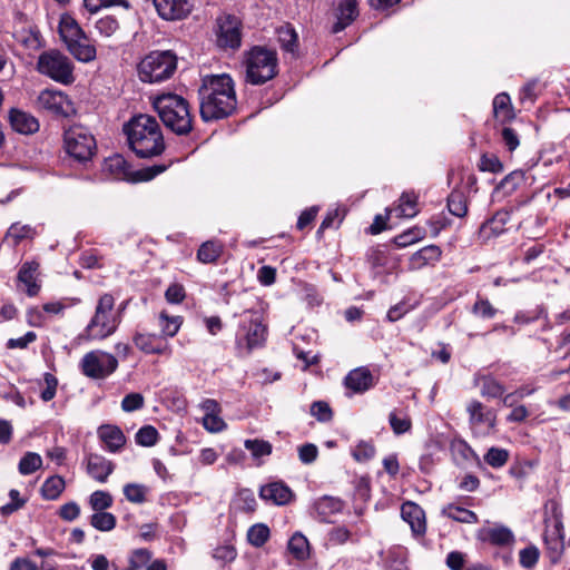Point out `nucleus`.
Listing matches in <instances>:
<instances>
[{
  "mask_svg": "<svg viewBox=\"0 0 570 570\" xmlns=\"http://www.w3.org/2000/svg\"><path fill=\"white\" fill-rule=\"evenodd\" d=\"M441 249L436 245H429L415 252L410 258L411 269H421L426 265L436 263L441 257Z\"/></svg>",
  "mask_w": 570,
  "mask_h": 570,
  "instance_id": "obj_26",
  "label": "nucleus"
},
{
  "mask_svg": "<svg viewBox=\"0 0 570 570\" xmlns=\"http://www.w3.org/2000/svg\"><path fill=\"white\" fill-rule=\"evenodd\" d=\"M469 426L476 438H484L494 433L497 428V412L478 400L466 404Z\"/></svg>",
  "mask_w": 570,
  "mask_h": 570,
  "instance_id": "obj_11",
  "label": "nucleus"
},
{
  "mask_svg": "<svg viewBox=\"0 0 570 570\" xmlns=\"http://www.w3.org/2000/svg\"><path fill=\"white\" fill-rule=\"evenodd\" d=\"M144 396L140 393H129L121 401V409L125 412H134L144 406Z\"/></svg>",
  "mask_w": 570,
  "mask_h": 570,
  "instance_id": "obj_60",
  "label": "nucleus"
},
{
  "mask_svg": "<svg viewBox=\"0 0 570 570\" xmlns=\"http://www.w3.org/2000/svg\"><path fill=\"white\" fill-rule=\"evenodd\" d=\"M510 219V214L508 212H498L491 219L487 220L482 225V229H491L494 234H500L503 232V226Z\"/></svg>",
  "mask_w": 570,
  "mask_h": 570,
  "instance_id": "obj_57",
  "label": "nucleus"
},
{
  "mask_svg": "<svg viewBox=\"0 0 570 570\" xmlns=\"http://www.w3.org/2000/svg\"><path fill=\"white\" fill-rule=\"evenodd\" d=\"M65 489V480L60 475L48 478L42 487L41 494L47 500H56Z\"/></svg>",
  "mask_w": 570,
  "mask_h": 570,
  "instance_id": "obj_39",
  "label": "nucleus"
},
{
  "mask_svg": "<svg viewBox=\"0 0 570 570\" xmlns=\"http://www.w3.org/2000/svg\"><path fill=\"white\" fill-rule=\"evenodd\" d=\"M475 384L480 385V394L487 399H497L503 396L505 387L491 375H481L475 379Z\"/></svg>",
  "mask_w": 570,
  "mask_h": 570,
  "instance_id": "obj_31",
  "label": "nucleus"
},
{
  "mask_svg": "<svg viewBox=\"0 0 570 570\" xmlns=\"http://www.w3.org/2000/svg\"><path fill=\"white\" fill-rule=\"evenodd\" d=\"M120 26L118 20L112 16H105L96 21L95 29L96 31L106 38L114 36Z\"/></svg>",
  "mask_w": 570,
  "mask_h": 570,
  "instance_id": "obj_47",
  "label": "nucleus"
},
{
  "mask_svg": "<svg viewBox=\"0 0 570 570\" xmlns=\"http://www.w3.org/2000/svg\"><path fill=\"white\" fill-rule=\"evenodd\" d=\"M18 281L26 286L28 296L32 297L38 295L41 288L39 282V263L35 261L23 263L18 273Z\"/></svg>",
  "mask_w": 570,
  "mask_h": 570,
  "instance_id": "obj_18",
  "label": "nucleus"
},
{
  "mask_svg": "<svg viewBox=\"0 0 570 570\" xmlns=\"http://www.w3.org/2000/svg\"><path fill=\"white\" fill-rule=\"evenodd\" d=\"M9 498H10V502L0 507V514L2 517H8V515L12 514L13 512L21 509L26 503V500L20 498V493L16 489L10 490Z\"/></svg>",
  "mask_w": 570,
  "mask_h": 570,
  "instance_id": "obj_55",
  "label": "nucleus"
},
{
  "mask_svg": "<svg viewBox=\"0 0 570 570\" xmlns=\"http://www.w3.org/2000/svg\"><path fill=\"white\" fill-rule=\"evenodd\" d=\"M204 428L212 433H217L226 429V423L217 414L205 415L203 417Z\"/></svg>",
  "mask_w": 570,
  "mask_h": 570,
  "instance_id": "obj_64",
  "label": "nucleus"
},
{
  "mask_svg": "<svg viewBox=\"0 0 570 570\" xmlns=\"http://www.w3.org/2000/svg\"><path fill=\"white\" fill-rule=\"evenodd\" d=\"M298 459L303 464H311L315 462L318 456V449L313 443H305L297 449Z\"/></svg>",
  "mask_w": 570,
  "mask_h": 570,
  "instance_id": "obj_61",
  "label": "nucleus"
},
{
  "mask_svg": "<svg viewBox=\"0 0 570 570\" xmlns=\"http://www.w3.org/2000/svg\"><path fill=\"white\" fill-rule=\"evenodd\" d=\"M125 498L136 504H141L147 501V493L149 492L148 487L140 483H127L124 487Z\"/></svg>",
  "mask_w": 570,
  "mask_h": 570,
  "instance_id": "obj_42",
  "label": "nucleus"
},
{
  "mask_svg": "<svg viewBox=\"0 0 570 570\" xmlns=\"http://www.w3.org/2000/svg\"><path fill=\"white\" fill-rule=\"evenodd\" d=\"M353 458L357 462H365L375 455V446L371 442L361 441L352 451Z\"/></svg>",
  "mask_w": 570,
  "mask_h": 570,
  "instance_id": "obj_56",
  "label": "nucleus"
},
{
  "mask_svg": "<svg viewBox=\"0 0 570 570\" xmlns=\"http://www.w3.org/2000/svg\"><path fill=\"white\" fill-rule=\"evenodd\" d=\"M98 435L109 452L119 451L126 443V438L122 431L115 425L100 426Z\"/></svg>",
  "mask_w": 570,
  "mask_h": 570,
  "instance_id": "obj_24",
  "label": "nucleus"
},
{
  "mask_svg": "<svg viewBox=\"0 0 570 570\" xmlns=\"http://www.w3.org/2000/svg\"><path fill=\"white\" fill-rule=\"evenodd\" d=\"M42 466V458L36 452H27L19 462L18 470L22 475H29Z\"/></svg>",
  "mask_w": 570,
  "mask_h": 570,
  "instance_id": "obj_44",
  "label": "nucleus"
},
{
  "mask_svg": "<svg viewBox=\"0 0 570 570\" xmlns=\"http://www.w3.org/2000/svg\"><path fill=\"white\" fill-rule=\"evenodd\" d=\"M69 52L79 61L89 62L96 58V48L86 39L76 40L67 45Z\"/></svg>",
  "mask_w": 570,
  "mask_h": 570,
  "instance_id": "obj_32",
  "label": "nucleus"
},
{
  "mask_svg": "<svg viewBox=\"0 0 570 570\" xmlns=\"http://www.w3.org/2000/svg\"><path fill=\"white\" fill-rule=\"evenodd\" d=\"M442 514L453 521L466 523V524H475L479 522V518L475 512L461 507L456 502L448 503L442 508Z\"/></svg>",
  "mask_w": 570,
  "mask_h": 570,
  "instance_id": "obj_28",
  "label": "nucleus"
},
{
  "mask_svg": "<svg viewBox=\"0 0 570 570\" xmlns=\"http://www.w3.org/2000/svg\"><path fill=\"white\" fill-rule=\"evenodd\" d=\"M479 169L481 171L500 173L503 169V165L497 156L483 155L480 159Z\"/></svg>",
  "mask_w": 570,
  "mask_h": 570,
  "instance_id": "obj_63",
  "label": "nucleus"
},
{
  "mask_svg": "<svg viewBox=\"0 0 570 570\" xmlns=\"http://www.w3.org/2000/svg\"><path fill=\"white\" fill-rule=\"evenodd\" d=\"M389 423L391 425L392 431L396 434H403L411 430L412 422L410 416L400 410H394L389 415Z\"/></svg>",
  "mask_w": 570,
  "mask_h": 570,
  "instance_id": "obj_38",
  "label": "nucleus"
},
{
  "mask_svg": "<svg viewBox=\"0 0 570 570\" xmlns=\"http://www.w3.org/2000/svg\"><path fill=\"white\" fill-rule=\"evenodd\" d=\"M151 559V553L147 549H137L129 559V569L137 570L145 566Z\"/></svg>",
  "mask_w": 570,
  "mask_h": 570,
  "instance_id": "obj_62",
  "label": "nucleus"
},
{
  "mask_svg": "<svg viewBox=\"0 0 570 570\" xmlns=\"http://www.w3.org/2000/svg\"><path fill=\"white\" fill-rule=\"evenodd\" d=\"M402 519L409 523L414 535H423L426 531L425 514L414 502H405L401 507Z\"/></svg>",
  "mask_w": 570,
  "mask_h": 570,
  "instance_id": "obj_16",
  "label": "nucleus"
},
{
  "mask_svg": "<svg viewBox=\"0 0 570 570\" xmlns=\"http://www.w3.org/2000/svg\"><path fill=\"white\" fill-rule=\"evenodd\" d=\"M83 6L91 13H96L101 8L115 6L122 7L126 10L131 8L130 2L128 0H83Z\"/></svg>",
  "mask_w": 570,
  "mask_h": 570,
  "instance_id": "obj_50",
  "label": "nucleus"
},
{
  "mask_svg": "<svg viewBox=\"0 0 570 570\" xmlns=\"http://www.w3.org/2000/svg\"><path fill=\"white\" fill-rule=\"evenodd\" d=\"M510 453L508 450L502 448H490L484 454L483 459L487 464L493 469H500L508 462Z\"/></svg>",
  "mask_w": 570,
  "mask_h": 570,
  "instance_id": "obj_45",
  "label": "nucleus"
},
{
  "mask_svg": "<svg viewBox=\"0 0 570 570\" xmlns=\"http://www.w3.org/2000/svg\"><path fill=\"white\" fill-rule=\"evenodd\" d=\"M539 557V549L531 544L519 552V562L524 569H532L538 563Z\"/></svg>",
  "mask_w": 570,
  "mask_h": 570,
  "instance_id": "obj_52",
  "label": "nucleus"
},
{
  "mask_svg": "<svg viewBox=\"0 0 570 570\" xmlns=\"http://www.w3.org/2000/svg\"><path fill=\"white\" fill-rule=\"evenodd\" d=\"M118 367V360L110 353L95 350L86 353L80 361L82 374L92 380H104Z\"/></svg>",
  "mask_w": 570,
  "mask_h": 570,
  "instance_id": "obj_10",
  "label": "nucleus"
},
{
  "mask_svg": "<svg viewBox=\"0 0 570 570\" xmlns=\"http://www.w3.org/2000/svg\"><path fill=\"white\" fill-rule=\"evenodd\" d=\"M246 82L258 86L277 75L276 52L265 47H253L245 57Z\"/></svg>",
  "mask_w": 570,
  "mask_h": 570,
  "instance_id": "obj_5",
  "label": "nucleus"
},
{
  "mask_svg": "<svg viewBox=\"0 0 570 570\" xmlns=\"http://www.w3.org/2000/svg\"><path fill=\"white\" fill-rule=\"evenodd\" d=\"M120 323L119 315L115 312V297L105 293L97 302L95 314L85 328L83 336L87 340H104L114 334Z\"/></svg>",
  "mask_w": 570,
  "mask_h": 570,
  "instance_id": "obj_4",
  "label": "nucleus"
},
{
  "mask_svg": "<svg viewBox=\"0 0 570 570\" xmlns=\"http://www.w3.org/2000/svg\"><path fill=\"white\" fill-rule=\"evenodd\" d=\"M269 528L264 523H256L247 531L248 542L256 548L263 547L269 539Z\"/></svg>",
  "mask_w": 570,
  "mask_h": 570,
  "instance_id": "obj_41",
  "label": "nucleus"
},
{
  "mask_svg": "<svg viewBox=\"0 0 570 570\" xmlns=\"http://www.w3.org/2000/svg\"><path fill=\"white\" fill-rule=\"evenodd\" d=\"M493 115L495 120L507 124L514 119L515 114L511 106L510 96L505 92L497 95L493 99Z\"/></svg>",
  "mask_w": 570,
  "mask_h": 570,
  "instance_id": "obj_29",
  "label": "nucleus"
},
{
  "mask_svg": "<svg viewBox=\"0 0 570 570\" xmlns=\"http://www.w3.org/2000/svg\"><path fill=\"white\" fill-rule=\"evenodd\" d=\"M217 45L223 49H238L242 43L240 21L233 16L218 19Z\"/></svg>",
  "mask_w": 570,
  "mask_h": 570,
  "instance_id": "obj_12",
  "label": "nucleus"
},
{
  "mask_svg": "<svg viewBox=\"0 0 570 570\" xmlns=\"http://www.w3.org/2000/svg\"><path fill=\"white\" fill-rule=\"evenodd\" d=\"M523 179V175L520 171H512L507 175L500 184L497 186L495 191L503 190L504 194H511L514 191Z\"/></svg>",
  "mask_w": 570,
  "mask_h": 570,
  "instance_id": "obj_54",
  "label": "nucleus"
},
{
  "mask_svg": "<svg viewBox=\"0 0 570 570\" xmlns=\"http://www.w3.org/2000/svg\"><path fill=\"white\" fill-rule=\"evenodd\" d=\"M479 537L493 546H509L514 542L513 532L505 525L482 529Z\"/></svg>",
  "mask_w": 570,
  "mask_h": 570,
  "instance_id": "obj_23",
  "label": "nucleus"
},
{
  "mask_svg": "<svg viewBox=\"0 0 570 570\" xmlns=\"http://www.w3.org/2000/svg\"><path fill=\"white\" fill-rule=\"evenodd\" d=\"M311 414L321 422H328L333 416L330 405L324 401L313 402L311 405Z\"/></svg>",
  "mask_w": 570,
  "mask_h": 570,
  "instance_id": "obj_59",
  "label": "nucleus"
},
{
  "mask_svg": "<svg viewBox=\"0 0 570 570\" xmlns=\"http://www.w3.org/2000/svg\"><path fill=\"white\" fill-rule=\"evenodd\" d=\"M63 146L66 153L79 163L91 160L97 151L94 135L81 125H73L65 131Z\"/></svg>",
  "mask_w": 570,
  "mask_h": 570,
  "instance_id": "obj_8",
  "label": "nucleus"
},
{
  "mask_svg": "<svg viewBox=\"0 0 570 570\" xmlns=\"http://www.w3.org/2000/svg\"><path fill=\"white\" fill-rule=\"evenodd\" d=\"M259 495L265 501H269L276 505H284L292 500L293 492L283 482H272L261 488Z\"/></svg>",
  "mask_w": 570,
  "mask_h": 570,
  "instance_id": "obj_20",
  "label": "nucleus"
},
{
  "mask_svg": "<svg viewBox=\"0 0 570 570\" xmlns=\"http://www.w3.org/2000/svg\"><path fill=\"white\" fill-rule=\"evenodd\" d=\"M153 106L163 124L179 136L193 130V116L189 102L176 94H164L154 99Z\"/></svg>",
  "mask_w": 570,
  "mask_h": 570,
  "instance_id": "obj_3",
  "label": "nucleus"
},
{
  "mask_svg": "<svg viewBox=\"0 0 570 570\" xmlns=\"http://www.w3.org/2000/svg\"><path fill=\"white\" fill-rule=\"evenodd\" d=\"M86 463L87 473L100 483H105L115 469L111 461L96 453L88 454L86 456Z\"/></svg>",
  "mask_w": 570,
  "mask_h": 570,
  "instance_id": "obj_17",
  "label": "nucleus"
},
{
  "mask_svg": "<svg viewBox=\"0 0 570 570\" xmlns=\"http://www.w3.org/2000/svg\"><path fill=\"white\" fill-rule=\"evenodd\" d=\"M314 508L322 522H330L332 515L341 512L343 502L337 498L323 497L315 502Z\"/></svg>",
  "mask_w": 570,
  "mask_h": 570,
  "instance_id": "obj_30",
  "label": "nucleus"
},
{
  "mask_svg": "<svg viewBox=\"0 0 570 570\" xmlns=\"http://www.w3.org/2000/svg\"><path fill=\"white\" fill-rule=\"evenodd\" d=\"M37 70L62 85L73 82V66L70 59L56 49L43 51L37 61Z\"/></svg>",
  "mask_w": 570,
  "mask_h": 570,
  "instance_id": "obj_9",
  "label": "nucleus"
},
{
  "mask_svg": "<svg viewBox=\"0 0 570 570\" xmlns=\"http://www.w3.org/2000/svg\"><path fill=\"white\" fill-rule=\"evenodd\" d=\"M448 209L456 217H464L468 213V202L463 191L452 190L448 197Z\"/></svg>",
  "mask_w": 570,
  "mask_h": 570,
  "instance_id": "obj_36",
  "label": "nucleus"
},
{
  "mask_svg": "<svg viewBox=\"0 0 570 570\" xmlns=\"http://www.w3.org/2000/svg\"><path fill=\"white\" fill-rule=\"evenodd\" d=\"M417 197L413 193H403L396 208L399 216L412 218L417 214Z\"/></svg>",
  "mask_w": 570,
  "mask_h": 570,
  "instance_id": "obj_43",
  "label": "nucleus"
},
{
  "mask_svg": "<svg viewBox=\"0 0 570 570\" xmlns=\"http://www.w3.org/2000/svg\"><path fill=\"white\" fill-rule=\"evenodd\" d=\"M112 497L109 492L97 490L89 497V504L94 511H105L112 505Z\"/></svg>",
  "mask_w": 570,
  "mask_h": 570,
  "instance_id": "obj_48",
  "label": "nucleus"
},
{
  "mask_svg": "<svg viewBox=\"0 0 570 570\" xmlns=\"http://www.w3.org/2000/svg\"><path fill=\"white\" fill-rule=\"evenodd\" d=\"M158 16L167 21H177L187 18L193 4L188 0H154Z\"/></svg>",
  "mask_w": 570,
  "mask_h": 570,
  "instance_id": "obj_13",
  "label": "nucleus"
},
{
  "mask_svg": "<svg viewBox=\"0 0 570 570\" xmlns=\"http://www.w3.org/2000/svg\"><path fill=\"white\" fill-rule=\"evenodd\" d=\"M267 328L257 313H245L236 333L238 356H248L253 350L262 347L266 341Z\"/></svg>",
  "mask_w": 570,
  "mask_h": 570,
  "instance_id": "obj_7",
  "label": "nucleus"
},
{
  "mask_svg": "<svg viewBox=\"0 0 570 570\" xmlns=\"http://www.w3.org/2000/svg\"><path fill=\"white\" fill-rule=\"evenodd\" d=\"M104 168L115 179H127L130 175V168L126 159L119 154L108 157L105 160Z\"/></svg>",
  "mask_w": 570,
  "mask_h": 570,
  "instance_id": "obj_33",
  "label": "nucleus"
},
{
  "mask_svg": "<svg viewBox=\"0 0 570 570\" xmlns=\"http://www.w3.org/2000/svg\"><path fill=\"white\" fill-rule=\"evenodd\" d=\"M37 108L55 115H67L69 100L58 90H42L37 98Z\"/></svg>",
  "mask_w": 570,
  "mask_h": 570,
  "instance_id": "obj_14",
  "label": "nucleus"
},
{
  "mask_svg": "<svg viewBox=\"0 0 570 570\" xmlns=\"http://www.w3.org/2000/svg\"><path fill=\"white\" fill-rule=\"evenodd\" d=\"M497 309L492 304L484 298H478L472 307V313L481 318H493L497 315Z\"/></svg>",
  "mask_w": 570,
  "mask_h": 570,
  "instance_id": "obj_58",
  "label": "nucleus"
},
{
  "mask_svg": "<svg viewBox=\"0 0 570 570\" xmlns=\"http://www.w3.org/2000/svg\"><path fill=\"white\" fill-rule=\"evenodd\" d=\"M134 344L146 354H170V347L166 338L161 335L150 333H137L134 336Z\"/></svg>",
  "mask_w": 570,
  "mask_h": 570,
  "instance_id": "obj_15",
  "label": "nucleus"
},
{
  "mask_svg": "<svg viewBox=\"0 0 570 570\" xmlns=\"http://www.w3.org/2000/svg\"><path fill=\"white\" fill-rule=\"evenodd\" d=\"M199 114L208 122L227 118L236 110L235 85L230 76L208 75L198 88Z\"/></svg>",
  "mask_w": 570,
  "mask_h": 570,
  "instance_id": "obj_1",
  "label": "nucleus"
},
{
  "mask_svg": "<svg viewBox=\"0 0 570 570\" xmlns=\"http://www.w3.org/2000/svg\"><path fill=\"white\" fill-rule=\"evenodd\" d=\"M10 125L13 130L30 135L39 129L38 120L30 114L19 109H11L9 112Z\"/></svg>",
  "mask_w": 570,
  "mask_h": 570,
  "instance_id": "obj_22",
  "label": "nucleus"
},
{
  "mask_svg": "<svg viewBox=\"0 0 570 570\" xmlns=\"http://www.w3.org/2000/svg\"><path fill=\"white\" fill-rule=\"evenodd\" d=\"M224 245L219 240H207L203 243L197 252V258L204 264L215 263L223 254Z\"/></svg>",
  "mask_w": 570,
  "mask_h": 570,
  "instance_id": "obj_34",
  "label": "nucleus"
},
{
  "mask_svg": "<svg viewBox=\"0 0 570 570\" xmlns=\"http://www.w3.org/2000/svg\"><path fill=\"white\" fill-rule=\"evenodd\" d=\"M181 325L180 318L178 316L169 317L166 313L160 314V327L164 337H173L179 331Z\"/></svg>",
  "mask_w": 570,
  "mask_h": 570,
  "instance_id": "obj_53",
  "label": "nucleus"
},
{
  "mask_svg": "<svg viewBox=\"0 0 570 570\" xmlns=\"http://www.w3.org/2000/svg\"><path fill=\"white\" fill-rule=\"evenodd\" d=\"M177 68V57L169 50L151 51L138 65L142 82H160L170 78Z\"/></svg>",
  "mask_w": 570,
  "mask_h": 570,
  "instance_id": "obj_6",
  "label": "nucleus"
},
{
  "mask_svg": "<svg viewBox=\"0 0 570 570\" xmlns=\"http://www.w3.org/2000/svg\"><path fill=\"white\" fill-rule=\"evenodd\" d=\"M130 149L140 158L160 155L165 149L164 136L155 117L140 114L124 126Z\"/></svg>",
  "mask_w": 570,
  "mask_h": 570,
  "instance_id": "obj_2",
  "label": "nucleus"
},
{
  "mask_svg": "<svg viewBox=\"0 0 570 570\" xmlns=\"http://www.w3.org/2000/svg\"><path fill=\"white\" fill-rule=\"evenodd\" d=\"M59 33L66 46L76 40L86 39V32L69 14H63L59 22Z\"/></svg>",
  "mask_w": 570,
  "mask_h": 570,
  "instance_id": "obj_25",
  "label": "nucleus"
},
{
  "mask_svg": "<svg viewBox=\"0 0 570 570\" xmlns=\"http://www.w3.org/2000/svg\"><path fill=\"white\" fill-rule=\"evenodd\" d=\"M159 433L153 425H145L136 433V443L141 446H153L157 443Z\"/></svg>",
  "mask_w": 570,
  "mask_h": 570,
  "instance_id": "obj_51",
  "label": "nucleus"
},
{
  "mask_svg": "<svg viewBox=\"0 0 570 570\" xmlns=\"http://www.w3.org/2000/svg\"><path fill=\"white\" fill-rule=\"evenodd\" d=\"M244 446L252 453L253 458L271 455L273 446L268 441L261 439L246 440Z\"/></svg>",
  "mask_w": 570,
  "mask_h": 570,
  "instance_id": "obj_46",
  "label": "nucleus"
},
{
  "mask_svg": "<svg viewBox=\"0 0 570 570\" xmlns=\"http://www.w3.org/2000/svg\"><path fill=\"white\" fill-rule=\"evenodd\" d=\"M344 384L354 393H364L374 385V377L368 368L357 367L345 376Z\"/></svg>",
  "mask_w": 570,
  "mask_h": 570,
  "instance_id": "obj_19",
  "label": "nucleus"
},
{
  "mask_svg": "<svg viewBox=\"0 0 570 570\" xmlns=\"http://www.w3.org/2000/svg\"><path fill=\"white\" fill-rule=\"evenodd\" d=\"M357 1L342 0L336 12V22L332 27L333 33H338L350 26L357 17Z\"/></svg>",
  "mask_w": 570,
  "mask_h": 570,
  "instance_id": "obj_21",
  "label": "nucleus"
},
{
  "mask_svg": "<svg viewBox=\"0 0 570 570\" xmlns=\"http://www.w3.org/2000/svg\"><path fill=\"white\" fill-rule=\"evenodd\" d=\"M287 549L296 560L303 561L309 558L308 540L301 532H296L291 537Z\"/></svg>",
  "mask_w": 570,
  "mask_h": 570,
  "instance_id": "obj_35",
  "label": "nucleus"
},
{
  "mask_svg": "<svg viewBox=\"0 0 570 570\" xmlns=\"http://www.w3.org/2000/svg\"><path fill=\"white\" fill-rule=\"evenodd\" d=\"M277 40L285 53L291 55L292 58L296 57L298 49V36L295 29L285 23L277 29Z\"/></svg>",
  "mask_w": 570,
  "mask_h": 570,
  "instance_id": "obj_27",
  "label": "nucleus"
},
{
  "mask_svg": "<svg viewBox=\"0 0 570 570\" xmlns=\"http://www.w3.org/2000/svg\"><path fill=\"white\" fill-rule=\"evenodd\" d=\"M117 523L116 517L106 511H96L90 517V524L102 532H108L115 529Z\"/></svg>",
  "mask_w": 570,
  "mask_h": 570,
  "instance_id": "obj_40",
  "label": "nucleus"
},
{
  "mask_svg": "<svg viewBox=\"0 0 570 570\" xmlns=\"http://www.w3.org/2000/svg\"><path fill=\"white\" fill-rule=\"evenodd\" d=\"M544 543L547 546V554L551 563L560 561L564 550L563 541L557 537H544Z\"/></svg>",
  "mask_w": 570,
  "mask_h": 570,
  "instance_id": "obj_49",
  "label": "nucleus"
},
{
  "mask_svg": "<svg viewBox=\"0 0 570 570\" xmlns=\"http://www.w3.org/2000/svg\"><path fill=\"white\" fill-rule=\"evenodd\" d=\"M36 235V229L30 225H22L20 223L12 224L7 234L6 238L11 239L13 246L18 245L23 239H31Z\"/></svg>",
  "mask_w": 570,
  "mask_h": 570,
  "instance_id": "obj_37",
  "label": "nucleus"
}]
</instances>
